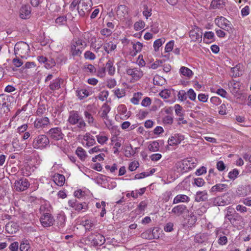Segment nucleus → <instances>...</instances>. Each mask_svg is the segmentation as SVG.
<instances>
[{
	"instance_id": "1",
	"label": "nucleus",
	"mask_w": 251,
	"mask_h": 251,
	"mask_svg": "<svg viewBox=\"0 0 251 251\" xmlns=\"http://www.w3.org/2000/svg\"><path fill=\"white\" fill-rule=\"evenodd\" d=\"M29 50V45L23 41L17 42L14 48L15 54L19 55L22 58L26 57L28 55Z\"/></svg>"
},
{
	"instance_id": "2",
	"label": "nucleus",
	"mask_w": 251,
	"mask_h": 251,
	"mask_svg": "<svg viewBox=\"0 0 251 251\" xmlns=\"http://www.w3.org/2000/svg\"><path fill=\"white\" fill-rule=\"evenodd\" d=\"M49 143L50 140L47 136L39 135L34 138L32 146L34 149L42 150L46 148Z\"/></svg>"
},
{
	"instance_id": "3",
	"label": "nucleus",
	"mask_w": 251,
	"mask_h": 251,
	"mask_svg": "<svg viewBox=\"0 0 251 251\" xmlns=\"http://www.w3.org/2000/svg\"><path fill=\"white\" fill-rule=\"evenodd\" d=\"M91 0H80L77 6V10L80 16L83 17L87 15L91 9Z\"/></svg>"
},
{
	"instance_id": "4",
	"label": "nucleus",
	"mask_w": 251,
	"mask_h": 251,
	"mask_svg": "<svg viewBox=\"0 0 251 251\" xmlns=\"http://www.w3.org/2000/svg\"><path fill=\"white\" fill-rule=\"evenodd\" d=\"M215 22L220 28L228 31L229 33L232 32V28L230 26V23L226 18L221 16L216 18Z\"/></svg>"
},
{
	"instance_id": "5",
	"label": "nucleus",
	"mask_w": 251,
	"mask_h": 251,
	"mask_svg": "<svg viewBox=\"0 0 251 251\" xmlns=\"http://www.w3.org/2000/svg\"><path fill=\"white\" fill-rule=\"evenodd\" d=\"M47 134L50 138L55 141L61 140L64 136L61 128L59 127L51 128L47 132Z\"/></svg>"
},
{
	"instance_id": "6",
	"label": "nucleus",
	"mask_w": 251,
	"mask_h": 251,
	"mask_svg": "<svg viewBox=\"0 0 251 251\" xmlns=\"http://www.w3.org/2000/svg\"><path fill=\"white\" fill-rule=\"evenodd\" d=\"M230 199L228 196V194L224 195L214 198L212 200V204L214 206H225L230 203Z\"/></svg>"
},
{
	"instance_id": "7",
	"label": "nucleus",
	"mask_w": 251,
	"mask_h": 251,
	"mask_svg": "<svg viewBox=\"0 0 251 251\" xmlns=\"http://www.w3.org/2000/svg\"><path fill=\"white\" fill-rule=\"evenodd\" d=\"M30 186L28 180L25 178L16 180L14 184V188L17 191H23L26 190Z\"/></svg>"
},
{
	"instance_id": "8",
	"label": "nucleus",
	"mask_w": 251,
	"mask_h": 251,
	"mask_svg": "<svg viewBox=\"0 0 251 251\" xmlns=\"http://www.w3.org/2000/svg\"><path fill=\"white\" fill-rule=\"evenodd\" d=\"M89 239L93 245L96 246L102 245L105 241L104 237L100 233H92L89 236Z\"/></svg>"
},
{
	"instance_id": "9",
	"label": "nucleus",
	"mask_w": 251,
	"mask_h": 251,
	"mask_svg": "<svg viewBox=\"0 0 251 251\" xmlns=\"http://www.w3.org/2000/svg\"><path fill=\"white\" fill-rule=\"evenodd\" d=\"M68 204L78 212L82 210L85 211L88 209V204L86 202L79 203L76 200L69 201Z\"/></svg>"
},
{
	"instance_id": "10",
	"label": "nucleus",
	"mask_w": 251,
	"mask_h": 251,
	"mask_svg": "<svg viewBox=\"0 0 251 251\" xmlns=\"http://www.w3.org/2000/svg\"><path fill=\"white\" fill-rule=\"evenodd\" d=\"M189 36L192 41L201 42L202 40V32L198 27L190 30Z\"/></svg>"
},
{
	"instance_id": "11",
	"label": "nucleus",
	"mask_w": 251,
	"mask_h": 251,
	"mask_svg": "<svg viewBox=\"0 0 251 251\" xmlns=\"http://www.w3.org/2000/svg\"><path fill=\"white\" fill-rule=\"evenodd\" d=\"M40 221L43 226L49 227L53 225L54 219L50 214L45 213L41 217Z\"/></svg>"
},
{
	"instance_id": "12",
	"label": "nucleus",
	"mask_w": 251,
	"mask_h": 251,
	"mask_svg": "<svg viewBox=\"0 0 251 251\" xmlns=\"http://www.w3.org/2000/svg\"><path fill=\"white\" fill-rule=\"evenodd\" d=\"M126 74L132 76L136 80H139L143 76L142 71L139 68L128 69L126 70Z\"/></svg>"
},
{
	"instance_id": "13",
	"label": "nucleus",
	"mask_w": 251,
	"mask_h": 251,
	"mask_svg": "<svg viewBox=\"0 0 251 251\" xmlns=\"http://www.w3.org/2000/svg\"><path fill=\"white\" fill-rule=\"evenodd\" d=\"M80 117L77 111L73 110L70 112L68 121L71 125H75L79 122Z\"/></svg>"
},
{
	"instance_id": "14",
	"label": "nucleus",
	"mask_w": 251,
	"mask_h": 251,
	"mask_svg": "<svg viewBox=\"0 0 251 251\" xmlns=\"http://www.w3.org/2000/svg\"><path fill=\"white\" fill-rule=\"evenodd\" d=\"M184 139V136L181 134H176L172 136L168 140V142L170 146H175L179 144Z\"/></svg>"
},
{
	"instance_id": "15",
	"label": "nucleus",
	"mask_w": 251,
	"mask_h": 251,
	"mask_svg": "<svg viewBox=\"0 0 251 251\" xmlns=\"http://www.w3.org/2000/svg\"><path fill=\"white\" fill-rule=\"evenodd\" d=\"M50 123L48 117L38 118L34 122V126L36 128H40L47 126Z\"/></svg>"
},
{
	"instance_id": "16",
	"label": "nucleus",
	"mask_w": 251,
	"mask_h": 251,
	"mask_svg": "<svg viewBox=\"0 0 251 251\" xmlns=\"http://www.w3.org/2000/svg\"><path fill=\"white\" fill-rule=\"evenodd\" d=\"M31 14V8L28 5H23L20 9V17L23 19L29 18Z\"/></svg>"
},
{
	"instance_id": "17",
	"label": "nucleus",
	"mask_w": 251,
	"mask_h": 251,
	"mask_svg": "<svg viewBox=\"0 0 251 251\" xmlns=\"http://www.w3.org/2000/svg\"><path fill=\"white\" fill-rule=\"evenodd\" d=\"M208 200V194L206 190L198 191L195 196V201L197 202L205 201Z\"/></svg>"
},
{
	"instance_id": "18",
	"label": "nucleus",
	"mask_w": 251,
	"mask_h": 251,
	"mask_svg": "<svg viewBox=\"0 0 251 251\" xmlns=\"http://www.w3.org/2000/svg\"><path fill=\"white\" fill-rule=\"evenodd\" d=\"M226 4V0H212L211 2L210 7L211 8L220 9L223 8Z\"/></svg>"
},
{
	"instance_id": "19",
	"label": "nucleus",
	"mask_w": 251,
	"mask_h": 251,
	"mask_svg": "<svg viewBox=\"0 0 251 251\" xmlns=\"http://www.w3.org/2000/svg\"><path fill=\"white\" fill-rule=\"evenodd\" d=\"M62 79L60 78H56L53 80L50 84L49 88L51 92L60 88V83Z\"/></svg>"
},
{
	"instance_id": "20",
	"label": "nucleus",
	"mask_w": 251,
	"mask_h": 251,
	"mask_svg": "<svg viewBox=\"0 0 251 251\" xmlns=\"http://www.w3.org/2000/svg\"><path fill=\"white\" fill-rule=\"evenodd\" d=\"M227 185L226 184L218 183L213 186L210 189V192L216 193L217 192H223L226 189Z\"/></svg>"
},
{
	"instance_id": "21",
	"label": "nucleus",
	"mask_w": 251,
	"mask_h": 251,
	"mask_svg": "<svg viewBox=\"0 0 251 251\" xmlns=\"http://www.w3.org/2000/svg\"><path fill=\"white\" fill-rule=\"evenodd\" d=\"M190 198L185 195H177L174 199L173 203L176 204L179 202H188Z\"/></svg>"
},
{
	"instance_id": "22",
	"label": "nucleus",
	"mask_w": 251,
	"mask_h": 251,
	"mask_svg": "<svg viewBox=\"0 0 251 251\" xmlns=\"http://www.w3.org/2000/svg\"><path fill=\"white\" fill-rule=\"evenodd\" d=\"M226 220H228L232 225L236 224L237 221H240L242 219V217L236 212H234L233 215L227 216Z\"/></svg>"
},
{
	"instance_id": "23",
	"label": "nucleus",
	"mask_w": 251,
	"mask_h": 251,
	"mask_svg": "<svg viewBox=\"0 0 251 251\" xmlns=\"http://www.w3.org/2000/svg\"><path fill=\"white\" fill-rule=\"evenodd\" d=\"M5 229L8 233L13 234L16 233L18 230V226L17 224L13 222L9 223L5 226Z\"/></svg>"
},
{
	"instance_id": "24",
	"label": "nucleus",
	"mask_w": 251,
	"mask_h": 251,
	"mask_svg": "<svg viewBox=\"0 0 251 251\" xmlns=\"http://www.w3.org/2000/svg\"><path fill=\"white\" fill-rule=\"evenodd\" d=\"M187 207L183 204L178 205L174 207L172 210V212L177 215H180L182 214L186 210Z\"/></svg>"
},
{
	"instance_id": "25",
	"label": "nucleus",
	"mask_w": 251,
	"mask_h": 251,
	"mask_svg": "<svg viewBox=\"0 0 251 251\" xmlns=\"http://www.w3.org/2000/svg\"><path fill=\"white\" fill-rule=\"evenodd\" d=\"M54 181L58 186H62L64 185L65 178L63 175L56 174H55L54 176Z\"/></svg>"
},
{
	"instance_id": "26",
	"label": "nucleus",
	"mask_w": 251,
	"mask_h": 251,
	"mask_svg": "<svg viewBox=\"0 0 251 251\" xmlns=\"http://www.w3.org/2000/svg\"><path fill=\"white\" fill-rule=\"evenodd\" d=\"M208 175L206 177L207 180L209 183L214 184L217 182V180L215 179V177L217 176V173L215 172L214 169H210L209 170Z\"/></svg>"
},
{
	"instance_id": "27",
	"label": "nucleus",
	"mask_w": 251,
	"mask_h": 251,
	"mask_svg": "<svg viewBox=\"0 0 251 251\" xmlns=\"http://www.w3.org/2000/svg\"><path fill=\"white\" fill-rule=\"evenodd\" d=\"M215 40L214 33L212 31L205 32L203 34V42L206 43H211Z\"/></svg>"
},
{
	"instance_id": "28",
	"label": "nucleus",
	"mask_w": 251,
	"mask_h": 251,
	"mask_svg": "<svg viewBox=\"0 0 251 251\" xmlns=\"http://www.w3.org/2000/svg\"><path fill=\"white\" fill-rule=\"evenodd\" d=\"M179 73L184 76L190 78L193 75V72L187 67L182 66L179 69Z\"/></svg>"
},
{
	"instance_id": "29",
	"label": "nucleus",
	"mask_w": 251,
	"mask_h": 251,
	"mask_svg": "<svg viewBox=\"0 0 251 251\" xmlns=\"http://www.w3.org/2000/svg\"><path fill=\"white\" fill-rule=\"evenodd\" d=\"M105 69L108 72V74L110 75H113L115 72V68L113 66V62L108 60L105 64Z\"/></svg>"
},
{
	"instance_id": "30",
	"label": "nucleus",
	"mask_w": 251,
	"mask_h": 251,
	"mask_svg": "<svg viewBox=\"0 0 251 251\" xmlns=\"http://www.w3.org/2000/svg\"><path fill=\"white\" fill-rule=\"evenodd\" d=\"M76 96L80 100H83L84 98L88 97L90 94L89 91L86 89H79L76 91Z\"/></svg>"
},
{
	"instance_id": "31",
	"label": "nucleus",
	"mask_w": 251,
	"mask_h": 251,
	"mask_svg": "<svg viewBox=\"0 0 251 251\" xmlns=\"http://www.w3.org/2000/svg\"><path fill=\"white\" fill-rule=\"evenodd\" d=\"M84 115L87 123L91 126H95L96 122L92 114L87 111H84Z\"/></svg>"
},
{
	"instance_id": "32",
	"label": "nucleus",
	"mask_w": 251,
	"mask_h": 251,
	"mask_svg": "<svg viewBox=\"0 0 251 251\" xmlns=\"http://www.w3.org/2000/svg\"><path fill=\"white\" fill-rule=\"evenodd\" d=\"M75 152L81 160H84L87 157L86 151L81 147H78Z\"/></svg>"
},
{
	"instance_id": "33",
	"label": "nucleus",
	"mask_w": 251,
	"mask_h": 251,
	"mask_svg": "<svg viewBox=\"0 0 251 251\" xmlns=\"http://www.w3.org/2000/svg\"><path fill=\"white\" fill-rule=\"evenodd\" d=\"M148 149L151 151H157L159 149V143L157 141H153L150 144Z\"/></svg>"
},
{
	"instance_id": "34",
	"label": "nucleus",
	"mask_w": 251,
	"mask_h": 251,
	"mask_svg": "<svg viewBox=\"0 0 251 251\" xmlns=\"http://www.w3.org/2000/svg\"><path fill=\"white\" fill-rule=\"evenodd\" d=\"M165 39L163 38L158 39L154 42L153 47L154 50L157 51L159 50V47H160L162 44L165 42Z\"/></svg>"
},
{
	"instance_id": "35",
	"label": "nucleus",
	"mask_w": 251,
	"mask_h": 251,
	"mask_svg": "<svg viewBox=\"0 0 251 251\" xmlns=\"http://www.w3.org/2000/svg\"><path fill=\"white\" fill-rule=\"evenodd\" d=\"M83 223L86 231H91L93 230L94 224L91 220H85L83 222Z\"/></svg>"
},
{
	"instance_id": "36",
	"label": "nucleus",
	"mask_w": 251,
	"mask_h": 251,
	"mask_svg": "<svg viewBox=\"0 0 251 251\" xmlns=\"http://www.w3.org/2000/svg\"><path fill=\"white\" fill-rule=\"evenodd\" d=\"M83 69L85 70V71L89 72L91 74H94L97 71L96 68L92 64H85L83 66Z\"/></svg>"
},
{
	"instance_id": "37",
	"label": "nucleus",
	"mask_w": 251,
	"mask_h": 251,
	"mask_svg": "<svg viewBox=\"0 0 251 251\" xmlns=\"http://www.w3.org/2000/svg\"><path fill=\"white\" fill-rule=\"evenodd\" d=\"M30 248L28 241L23 240L20 246V250L21 251H27Z\"/></svg>"
},
{
	"instance_id": "38",
	"label": "nucleus",
	"mask_w": 251,
	"mask_h": 251,
	"mask_svg": "<svg viewBox=\"0 0 251 251\" xmlns=\"http://www.w3.org/2000/svg\"><path fill=\"white\" fill-rule=\"evenodd\" d=\"M142 94L138 92L135 93L133 97L131 99V101L134 104H138L140 100L141 99Z\"/></svg>"
},
{
	"instance_id": "39",
	"label": "nucleus",
	"mask_w": 251,
	"mask_h": 251,
	"mask_svg": "<svg viewBox=\"0 0 251 251\" xmlns=\"http://www.w3.org/2000/svg\"><path fill=\"white\" fill-rule=\"evenodd\" d=\"M82 47H77L74 44L71 46V50L74 55H78L81 53L80 50Z\"/></svg>"
},
{
	"instance_id": "40",
	"label": "nucleus",
	"mask_w": 251,
	"mask_h": 251,
	"mask_svg": "<svg viewBox=\"0 0 251 251\" xmlns=\"http://www.w3.org/2000/svg\"><path fill=\"white\" fill-rule=\"evenodd\" d=\"M192 161V158H190V159H185L184 160H182V165L183 166V168H184V167L185 166L186 169H190L192 167H193V166L191 165V164H192V163H191V161Z\"/></svg>"
},
{
	"instance_id": "41",
	"label": "nucleus",
	"mask_w": 251,
	"mask_h": 251,
	"mask_svg": "<svg viewBox=\"0 0 251 251\" xmlns=\"http://www.w3.org/2000/svg\"><path fill=\"white\" fill-rule=\"evenodd\" d=\"M145 23L142 21L136 22L134 25V28L135 30H140L145 26Z\"/></svg>"
},
{
	"instance_id": "42",
	"label": "nucleus",
	"mask_w": 251,
	"mask_h": 251,
	"mask_svg": "<svg viewBox=\"0 0 251 251\" xmlns=\"http://www.w3.org/2000/svg\"><path fill=\"white\" fill-rule=\"evenodd\" d=\"M193 185H196L198 187H201L205 184L204 179L202 178L198 177L196 178L194 180Z\"/></svg>"
},
{
	"instance_id": "43",
	"label": "nucleus",
	"mask_w": 251,
	"mask_h": 251,
	"mask_svg": "<svg viewBox=\"0 0 251 251\" xmlns=\"http://www.w3.org/2000/svg\"><path fill=\"white\" fill-rule=\"evenodd\" d=\"M175 110L176 114L178 117L183 116L182 107L179 104H177L175 105Z\"/></svg>"
},
{
	"instance_id": "44",
	"label": "nucleus",
	"mask_w": 251,
	"mask_h": 251,
	"mask_svg": "<svg viewBox=\"0 0 251 251\" xmlns=\"http://www.w3.org/2000/svg\"><path fill=\"white\" fill-rule=\"evenodd\" d=\"M159 95L161 98L166 99L170 97L171 92L170 91L165 89L161 91Z\"/></svg>"
},
{
	"instance_id": "45",
	"label": "nucleus",
	"mask_w": 251,
	"mask_h": 251,
	"mask_svg": "<svg viewBox=\"0 0 251 251\" xmlns=\"http://www.w3.org/2000/svg\"><path fill=\"white\" fill-rule=\"evenodd\" d=\"M186 93L187 97L188 96L191 100H196V94L192 89H190Z\"/></svg>"
},
{
	"instance_id": "46",
	"label": "nucleus",
	"mask_w": 251,
	"mask_h": 251,
	"mask_svg": "<svg viewBox=\"0 0 251 251\" xmlns=\"http://www.w3.org/2000/svg\"><path fill=\"white\" fill-rule=\"evenodd\" d=\"M239 174V171L236 169H233L228 173V177L231 179H235Z\"/></svg>"
},
{
	"instance_id": "47",
	"label": "nucleus",
	"mask_w": 251,
	"mask_h": 251,
	"mask_svg": "<svg viewBox=\"0 0 251 251\" xmlns=\"http://www.w3.org/2000/svg\"><path fill=\"white\" fill-rule=\"evenodd\" d=\"M177 96L178 99L181 101L185 100L187 99V93L184 90L179 91Z\"/></svg>"
},
{
	"instance_id": "48",
	"label": "nucleus",
	"mask_w": 251,
	"mask_h": 251,
	"mask_svg": "<svg viewBox=\"0 0 251 251\" xmlns=\"http://www.w3.org/2000/svg\"><path fill=\"white\" fill-rule=\"evenodd\" d=\"M96 138L99 143L101 145L104 144L108 140V137L105 136L98 135L96 136Z\"/></svg>"
},
{
	"instance_id": "49",
	"label": "nucleus",
	"mask_w": 251,
	"mask_h": 251,
	"mask_svg": "<svg viewBox=\"0 0 251 251\" xmlns=\"http://www.w3.org/2000/svg\"><path fill=\"white\" fill-rule=\"evenodd\" d=\"M84 57L90 60H94L96 58L95 54L90 51H86L84 53Z\"/></svg>"
},
{
	"instance_id": "50",
	"label": "nucleus",
	"mask_w": 251,
	"mask_h": 251,
	"mask_svg": "<svg viewBox=\"0 0 251 251\" xmlns=\"http://www.w3.org/2000/svg\"><path fill=\"white\" fill-rule=\"evenodd\" d=\"M114 94L118 98H121L125 95V91L118 88L114 91Z\"/></svg>"
},
{
	"instance_id": "51",
	"label": "nucleus",
	"mask_w": 251,
	"mask_h": 251,
	"mask_svg": "<svg viewBox=\"0 0 251 251\" xmlns=\"http://www.w3.org/2000/svg\"><path fill=\"white\" fill-rule=\"evenodd\" d=\"M174 45V41L173 40L168 42L165 46V51L167 52H170L172 50Z\"/></svg>"
},
{
	"instance_id": "52",
	"label": "nucleus",
	"mask_w": 251,
	"mask_h": 251,
	"mask_svg": "<svg viewBox=\"0 0 251 251\" xmlns=\"http://www.w3.org/2000/svg\"><path fill=\"white\" fill-rule=\"evenodd\" d=\"M55 65V62L54 59H48V62L46 63L45 65V67L47 69H50L51 67Z\"/></svg>"
},
{
	"instance_id": "53",
	"label": "nucleus",
	"mask_w": 251,
	"mask_h": 251,
	"mask_svg": "<svg viewBox=\"0 0 251 251\" xmlns=\"http://www.w3.org/2000/svg\"><path fill=\"white\" fill-rule=\"evenodd\" d=\"M142 47V44L139 42H137L136 44L133 45V49L136 52L141 51Z\"/></svg>"
},
{
	"instance_id": "54",
	"label": "nucleus",
	"mask_w": 251,
	"mask_h": 251,
	"mask_svg": "<svg viewBox=\"0 0 251 251\" xmlns=\"http://www.w3.org/2000/svg\"><path fill=\"white\" fill-rule=\"evenodd\" d=\"M67 21V18L65 16H61L58 17L55 20V22L59 25L64 24Z\"/></svg>"
},
{
	"instance_id": "55",
	"label": "nucleus",
	"mask_w": 251,
	"mask_h": 251,
	"mask_svg": "<svg viewBox=\"0 0 251 251\" xmlns=\"http://www.w3.org/2000/svg\"><path fill=\"white\" fill-rule=\"evenodd\" d=\"M102 43L101 41H100L98 45H97V40L95 39L94 42H92L91 44V46L96 50L97 51L99 50L102 47Z\"/></svg>"
},
{
	"instance_id": "56",
	"label": "nucleus",
	"mask_w": 251,
	"mask_h": 251,
	"mask_svg": "<svg viewBox=\"0 0 251 251\" xmlns=\"http://www.w3.org/2000/svg\"><path fill=\"white\" fill-rule=\"evenodd\" d=\"M58 221L57 222V226H59L63 227L64 224V222L65 221V218L64 216L60 215L57 217Z\"/></svg>"
},
{
	"instance_id": "57",
	"label": "nucleus",
	"mask_w": 251,
	"mask_h": 251,
	"mask_svg": "<svg viewBox=\"0 0 251 251\" xmlns=\"http://www.w3.org/2000/svg\"><path fill=\"white\" fill-rule=\"evenodd\" d=\"M216 167L220 171H224L226 168L225 164L223 161H219L217 162Z\"/></svg>"
},
{
	"instance_id": "58",
	"label": "nucleus",
	"mask_w": 251,
	"mask_h": 251,
	"mask_svg": "<svg viewBox=\"0 0 251 251\" xmlns=\"http://www.w3.org/2000/svg\"><path fill=\"white\" fill-rule=\"evenodd\" d=\"M118 111L121 115H125L127 111L126 106L124 104H121L118 106Z\"/></svg>"
},
{
	"instance_id": "59",
	"label": "nucleus",
	"mask_w": 251,
	"mask_h": 251,
	"mask_svg": "<svg viewBox=\"0 0 251 251\" xmlns=\"http://www.w3.org/2000/svg\"><path fill=\"white\" fill-rule=\"evenodd\" d=\"M116 83L115 79H110L107 81V86L109 88H113L116 85Z\"/></svg>"
},
{
	"instance_id": "60",
	"label": "nucleus",
	"mask_w": 251,
	"mask_h": 251,
	"mask_svg": "<svg viewBox=\"0 0 251 251\" xmlns=\"http://www.w3.org/2000/svg\"><path fill=\"white\" fill-rule=\"evenodd\" d=\"M240 69V66L238 65H236V67H233L231 69L232 72H233L232 76L234 77H237L240 76V73L239 69Z\"/></svg>"
},
{
	"instance_id": "61",
	"label": "nucleus",
	"mask_w": 251,
	"mask_h": 251,
	"mask_svg": "<svg viewBox=\"0 0 251 251\" xmlns=\"http://www.w3.org/2000/svg\"><path fill=\"white\" fill-rule=\"evenodd\" d=\"M77 124H78L77 127L82 130H83L86 126L85 122L82 119V117L80 118L79 122Z\"/></svg>"
},
{
	"instance_id": "62",
	"label": "nucleus",
	"mask_w": 251,
	"mask_h": 251,
	"mask_svg": "<svg viewBox=\"0 0 251 251\" xmlns=\"http://www.w3.org/2000/svg\"><path fill=\"white\" fill-rule=\"evenodd\" d=\"M112 31L108 28H103L101 30L100 33L104 36H106V37L109 36L111 35Z\"/></svg>"
},
{
	"instance_id": "63",
	"label": "nucleus",
	"mask_w": 251,
	"mask_h": 251,
	"mask_svg": "<svg viewBox=\"0 0 251 251\" xmlns=\"http://www.w3.org/2000/svg\"><path fill=\"white\" fill-rule=\"evenodd\" d=\"M18 248L19 243L18 242H14L9 246V249L11 251H18Z\"/></svg>"
},
{
	"instance_id": "64",
	"label": "nucleus",
	"mask_w": 251,
	"mask_h": 251,
	"mask_svg": "<svg viewBox=\"0 0 251 251\" xmlns=\"http://www.w3.org/2000/svg\"><path fill=\"white\" fill-rule=\"evenodd\" d=\"M163 122L165 124L171 125L173 122V119L172 116L167 115L164 118Z\"/></svg>"
}]
</instances>
